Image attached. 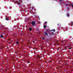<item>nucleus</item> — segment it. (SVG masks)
I'll return each instance as SVG.
<instances>
[{"mask_svg":"<svg viewBox=\"0 0 73 73\" xmlns=\"http://www.w3.org/2000/svg\"><path fill=\"white\" fill-rule=\"evenodd\" d=\"M32 24L33 25H35V22H33L32 23Z\"/></svg>","mask_w":73,"mask_h":73,"instance_id":"obj_1","label":"nucleus"},{"mask_svg":"<svg viewBox=\"0 0 73 73\" xmlns=\"http://www.w3.org/2000/svg\"><path fill=\"white\" fill-rule=\"evenodd\" d=\"M45 35L46 36H47L48 35V34H47V33L46 32L45 33Z\"/></svg>","mask_w":73,"mask_h":73,"instance_id":"obj_2","label":"nucleus"},{"mask_svg":"<svg viewBox=\"0 0 73 73\" xmlns=\"http://www.w3.org/2000/svg\"><path fill=\"white\" fill-rule=\"evenodd\" d=\"M6 20H9V19H8V18L6 17Z\"/></svg>","mask_w":73,"mask_h":73,"instance_id":"obj_3","label":"nucleus"},{"mask_svg":"<svg viewBox=\"0 0 73 73\" xmlns=\"http://www.w3.org/2000/svg\"><path fill=\"white\" fill-rule=\"evenodd\" d=\"M32 29V28H30L29 29V30H30V31H31Z\"/></svg>","mask_w":73,"mask_h":73,"instance_id":"obj_4","label":"nucleus"},{"mask_svg":"<svg viewBox=\"0 0 73 73\" xmlns=\"http://www.w3.org/2000/svg\"><path fill=\"white\" fill-rule=\"evenodd\" d=\"M44 28H46V25H44Z\"/></svg>","mask_w":73,"mask_h":73,"instance_id":"obj_5","label":"nucleus"},{"mask_svg":"<svg viewBox=\"0 0 73 73\" xmlns=\"http://www.w3.org/2000/svg\"><path fill=\"white\" fill-rule=\"evenodd\" d=\"M67 16H68V17H69V14H67Z\"/></svg>","mask_w":73,"mask_h":73,"instance_id":"obj_6","label":"nucleus"},{"mask_svg":"<svg viewBox=\"0 0 73 73\" xmlns=\"http://www.w3.org/2000/svg\"><path fill=\"white\" fill-rule=\"evenodd\" d=\"M1 38H3V37L4 36H3V35H1Z\"/></svg>","mask_w":73,"mask_h":73,"instance_id":"obj_7","label":"nucleus"},{"mask_svg":"<svg viewBox=\"0 0 73 73\" xmlns=\"http://www.w3.org/2000/svg\"><path fill=\"white\" fill-rule=\"evenodd\" d=\"M18 3L19 5H20V4H21L20 2H18Z\"/></svg>","mask_w":73,"mask_h":73,"instance_id":"obj_8","label":"nucleus"},{"mask_svg":"<svg viewBox=\"0 0 73 73\" xmlns=\"http://www.w3.org/2000/svg\"><path fill=\"white\" fill-rule=\"evenodd\" d=\"M53 31V32H55V30H54V29L52 30L51 31Z\"/></svg>","mask_w":73,"mask_h":73,"instance_id":"obj_9","label":"nucleus"},{"mask_svg":"<svg viewBox=\"0 0 73 73\" xmlns=\"http://www.w3.org/2000/svg\"><path fill=\"white\" fill-rule=\"evenodd\" d=\"M16 44H19V42H17Z\"/></svg>","mask_w":73,"mask_h":73,"instance_id":"obj_10","label":"nucleus"},{"mask_svg":"<svg viewBox=\"0 0 73 73\" xmlns=\"http://www.w3.org/2000/svg\"><path fill=\"white\" fill-rule=\"evenodd\" d=\"M45 24H46L47 23V22H45Z\"/></svg>","mask_w":73,"mask_h":73,"instance_id":"obj_11","label":"nucleus"},{"mask_svg":"<svg viewBox=\"0 0 73 73\" xmlns=\"http://www.w3.org/2000/svg\"><path fill=\"white\" fill-rule=\"evenodd\" d=\"M73 24V22H72L71 23V25H72V24Z\"/></svg>","mask_w":73,"mask_h":73,"instance_id":"obj_12","label":"nucleus"},{"mask_svg":"<svg viewBox=\"0 0 73 73\" xmlns=\"http://www.w3.org/2000/svg\"><path fill=\"white\" fill-rule=\"evenodd\" d=\"M42 39H44V38H42Z\"/></svg>","mask_w":73,"mask_h":73,"instance_id":"obj_13","label":"nucleus"},{"mask_svg":"<svg viewBox=\"0 0 73 73\" xmlns=\"http://www.w3.org/2000/svg\"><path fill=\"white\" fill-rule=\"evenodd\" d=\"M52 35H53V33H52Z\"/></svg>","mask_w":73,"mask_h":73,"instance_id":"obj_14","label":"nucleus"},{"mask_svg":"<svg viewBox=\"0 0 73 73\" xmlns=\"http://www.w3.org/2000/svg\"><path fill=\"white\" fill-rule=\"evenodd\" d=\"M69 49H70V48H69Z\"/></svg>","mask_w":73,"mask_h":73,"instance_id":"obj_15","label":"nucleus"}]
</instances>
